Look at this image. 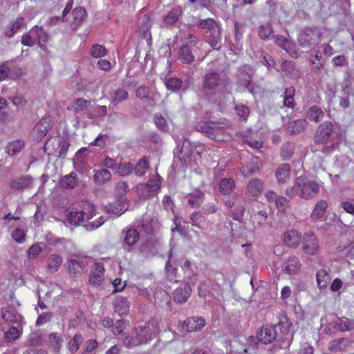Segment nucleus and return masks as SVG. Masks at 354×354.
Wrapping results in <instances>:
<instances>
[{
	"label": "nucleus",
	"mask_w": 354,
	"mask_h": 354,
	"mask_svg": "<svg viewBox=\"0 0 354 354\" xmlns=\"http://www.w3.org/2000/svg\"><path fill=\"white\" fill-rule=\"evenodd\" d=\"M114 170L120 176H127L133 171V165L130 162L117 164Z\"/></svg>",
	"instance_id": "nucleus-57"
},
{
	"label": "nucleus",
	"mask_w": 354,
	"mask_h": 354,
	"mask_svg": "<svg viewBox=\"0 0 354 354\" xmlns=\"http://www.w3.org/2000/svg\"><path fill=\"white\" fill-rule=\"evenodd\" d=\"M151 89L147 86H140L136 90V95L141 100H147L149 104L154 105L155 101L151 95Z\"/></svg>",
	"instance_id": "nucleus-36"
},
{
	"label": "nucleus",
	"mask_w": 354,
	"mask_h": 354,
	"mask_svg": "<svg viewBox=\"0 0 354 354\" xmlns=\"http://www.w3.org/2000/svg\"><path fill=\"white\" fill-rule=\"evenodd\" d=\"M320 32L316 29L305 28L298 36V43L302 48H309L319 44Z\"/></svg>",
	"instance_id": "nucleus-7"
},
{
	"label": "nucleus",
	"mask_w": 354,
	"mask_h": 354,
	"mask_svg": "<svg viewBox=\"0 0 354 354\" xmlns=\"http://www.w3.org/2000/svg\"><path fill=\"white\" fill-rule=\"evenodd\" d=\"M334 327L337 331L346 332L350 331L353 329V325L351 322L348 319H342L338 318L336 321L333 322Z\"/></svg>",
	"instance_id": "nucleus-49"
},
{
	"label": "nucleus",
	"mask_w": 354,
	"mask_h": 354,
	"mask_svg": "<svg viewBox=\"0 0 354 354\" xmlns=\"http://www.w3.org/2000/svg\"><path fill=\"white\" fill-rule=\"evenodd\" d=\"M178 58L183 64H190L194 60L191 47L188 44H184L179 48Z\"/></svg>",
	"instance_id": "nucleus-30"
},
{
	"label": "nucleus",
	"mask_w": 354,
	"mask_h": 354,
	"mask_svg": "<svg viewBox=\"0 0 354 354\" xmlns=\"http://www.w3.org/2000/svg\"><path fill=\"white\" fill-rule=\"evenodd\" d=\"M254 223H256L254 227H263L268 218V213L266 210H260L252 216Z\"/></svg>",
	"instance_id": "nucleus-54"
},
{
	"label": "nucleus",
	"mask_w": 354,
	"mask_h": 354,
	"mask_svg": "<svg viewBox=\"0 0 354 354\" xmlns=\"http://www.w3.org/2000/svg\"><path fill=\"white\" fill-rule=\"evenodd\" d=\"M113 306L114 311L119 315L122 316L129 313L130 302L126 297L118 296L115 298Z\"/></svg>",
	"instance_id": "nucleus-19"
},
{
	"label": "nucleus",
	"mask_w": 354,
	"mask_h": 354,
	"mask_svg": "<svg viewBox=\"0 0 354 354\" xmlns=\"http://www.w3.org/2000/svg\"><path fill=\"white\" fill-rule=\"evenodd\" d=\"M104 266L101 263H95L91 270L89 282L91 285L99 286L104 280Z\"/></svg>",
	"instance_id": "nucleus-16"
},
{
	"label": "nucleus",
	"mask_w": 354,
	"mask_h": 354,
	"mask_svg": "<svg viewBox=\"0 0 354 354\" xmlns=\"http://www.w3.org/2000/svg\"><path fill=\"white\" fill-rule=\"evenodd\" d=\"M152 26V21L146 15L144 16L139 28V33L144 39L151 38L150 29Z\"/></svg>",
	"instance_id": "nucleus-37"
},
{
	"label": "nucleus",
	"mask_w": 354,
	"mask_h": 354,
	"mask_svg": "<svg viewBox=\"0 0 354 354\" xmlns=\"http://www.w3.org/2000/svg\"><path fill=\"white\" fill-rule=\"evenodd\" d=\"M296 185L300 189L299 197L306 200L313 198L319 191V185L306 176L297 178Z\"/></svg>",
	"instance_id": "nucleus-4"
},
{
	"label": "nucleus",
	"mask_w": 354,
	"mask_h": 354,
	"mask_svg": "<svg viewBox=\"0 0 354 354\" xmlns=\"http://www.w3.org/2000/svg\"><path fill=\"white\" fill-rule=\"evenodd\" d=\"M255 70L248 64L240 66L236 72V85L243 87L252 95L261 93L260 86L252 82Z\"/></svg>",
	"instance_id": "nucleus-1"
},
{
	"label": "nucleus",
	"mask_w": 354,
	"mask_h": 354,
	"mask_svg": "<svg viewBox=\"0 0 354 354\" xmlns=\"http://www.w3.org/2000/svg\"><path fill=\"white\" fill-rule=\"evenodd\" d=\"M276 178L279 183H286L290 178V166L283 163L278 167L275 171Z\"/></svg>",
	"instance_id": "nucleus-29"
},
{
	"label": "nucleus",
	"mask_w": 354,
	"mask_h": 354,
	"mask_svg": "<svg viewBox=\"0 0 354 354\" xmlns=\"http://www.w3.org/2000/svg\"><path fill=\"white\" fill-rule=\"evenodd\" d=\"M295 151V145L292 142H286L281 147V156L284 160L292 158Z\"/></svg>",
	"instance_id": "nucleus-56"
},
{
	"label": "nucleus",
	"mask_w": 354,
	"mask_h": 354,
	"mask_svg": "<svg viewBox=\"0 0 354 354\" xmlns=\"http://www.w3.org/2000/svg\"><path fill=\"white\" fill-rule=\"evenodd\" d=\"M330 280L329 274L325 270H319L316 274V281L320 289L327 287Z\"/></svg>",
	"instance_id": "nucleus-44"
},
{
	"label": "nucleus",
	"mask_w": 354,
	"mask_h": 354,
	"mask_svg": "<svg viewBox=\"0 0 354 354\" xmlns=\"http://www.w3.org/2000/svg\"><path fill=\"white\" fill-rule=\"evenodd\" d=\"M165 84L167 88L172 92L182 91L185 92L189 85V82L186 81L185 83L183 80L178 77H170L165 80Z\"/></svg>",
	"instance_id": "nucleus-13"
},
{
	"label": "nucleus",
	"mask_w": 354,
	"mask_h": 354,
	"mask_svg": "<svg viewBox=\"0 0 354 354\" xmlns=\"http://www.w3.org/2000/svg\"><path fill=\"white\" fill-rule=\"evenodd\" d=\"M182 14V8L180 6L173 8L164 18V21L172 25L176 22Z\"/></svg>",
	"instance_id": "nucleus-46"
},
{
	"label": "nucleus",
	"mask_w": 354,
	"mask_h": 354,
	"mask_svg": "<svg viewBox=\"0 0 354 354\" xmlns=\"http://www.w3.org/2000/svg\"><path fill=\"white\" fill-rule=\"evenodd\" d=\"M42 342V333L39 330L32 333L27 340V345L29 346H37Z\"/></svg>",
	"instance_id": "nucleus-58"
},
{
	"label": "nucleus",
	"mask_w": 354,
	"mask_h": 354,
	"mask_svg": "<svg viewBox=\"0 0 354 354\" xmlns=\"http://www.w3.org/2000/svg\"><path fill=\"white\" fill-rule=\"evenodd\" d=\"M301 241V234L297 230H290L284 234L283 243L289 248H297L300 244Z\"/></svg>",
	"instance_id": "nucleus-20"
},
{
	"label": "nucleus",
	"mask_w": 354,
	"mask_h": 354,
	"mask_svg": "<svg viewBox=\"0 0 354 354\" xmlns=\"http://www.w3.org/2000/svg\"><path fill=\"white\" fill-rule=\"evenodd\" d=\"M122 344L128 348L142 345L135 329L132 331L131 335H127L123 339Z\"/></svg>",
	"instance_id": "nucleus-39"
},
{
	"label": "nucleus",
	"mask_w": 354,
	"mask_h": 354,
	"mask_svg": "<svg viewBox=\"0 0 354 354\" xmlns=\"http://www.w3.org/2000/svg\"><path fill=\"white\" fill-rule=\"evenodd\" d=\"M160 188V182L158 178H153L149 179L147 183L138 185L139 190L147 191L146 197H150L153 193L156 192Z\"/></svg>",
	"instance_id": "nucleus-23"
},
{
	"label": "nucleus",
	"mask_w": 354,
	"mask_h": 354,
	"mask_svg": "<svg viewBox=\"0 0 354 354\" xmlns=\"http://www.w3.org/2000/svg\"><path fill=\"white\" fill-rule=\"evenodd\" d=\"M259 170L258 162L256 160L252 159L249 162L244 164L242 167V173L244 176H248L257 173Z\"/></svg>",
	"instance_id": "nucleus-45"
},
{
	"label": "nucleus",
	"mask_w": 354,
	"mask_h": 354,
	"mask_svg": "<svg viewBox=\"0 0 354 354\" xmlns=\"http://www.w3.org/2000/svg\"><path fill=\"white\" fill-rule=\"evenodd\" d=\"M324 117L323 110L317 106H313L308 110L307 118L311 121L319 122L323 120Z\"/></svg>",
	"instance_id": "nucleus-38"
},
{
	"label": "nucleus",
	"mask_w": 354,
	"mask_h": 354,
	"mask_svg": "<svg viewBox=\"0 0 354 354\" xmlns=\"http://www.w3.org/2000/svg\"><path fill=\"white\" fill-rule=\"evenodd\" d=\"M68 272L73 275L80 274L82 271V264L74 259H71L66 262Z\"/></svg>",
	"instance_id": "nucleus-59"
},
{
	"label": "nucleus",
	"mask_w": 354,
	"mask_h": 354,
	"mask_svg": "<svg viewBox=\"0 0 354 354\" xmlns=\"http://www.w3.org/2000/svg\"><path fill=\"white\" fill-rule=\"evenodd\" d=\"M276 44L289 53L292 58H297L299 53L295 50V46L287 38L281 35L275 37Z\"/></svg>",
	"instance_id": "nucleus-18"
},
{
	"label": "nucleus",
	"mask_w": 354,
	"mask_h": 354,
	"mask_svg": "<svg viewBox=\"0 0 354 354\" xmlns=\"http://www.w3.org/2000/svg\"><path fill=\"white\" fill-rule=\"evenodd\" d=\"M57 145L58 147L55 151V156L58 158L65 159L71 145L69 140L68 139L59 138Z\"/></svg>",
	"instance_id": "nucleus-34"
},
{
	"label": "nucleus",
	"mask_w": 354,
	"mask_h": 354,
	"mask_svg": "<svg viewBox=\"0 0 354 354\" xmlns=\"http://www.w3.org/2000/svg\"><path fill=\"white\" fill-rule=\"evenodd\" d=\"M301 263L299 259L295 256L290 257L282 264V270L284 272L290 274H296L301 269Z\"/></svg>",
	"instance_id": "nucleus-14"
},
{
	"label": "nucleus",
	"mask_w": 354,
	"mask_h": 354,
	"mask_svg": "<svg viewBox=\"0 0 354 354\" xmlns=\"http://www.w3.org/2000/svg\"><path fill=\"white\" fill-rule=\"evenodd\" d=\"M90 53L93 57L99 58L105 56L107 51L104 46L100 44H95L91 48Z\"/></svg>",
	"instance_id": "nucleus-64"
},
{
	"label": "nucleus",
	"mask_w": 354,
	"mask_h": 354,
	"mask_svg": "<svg viewBox=\"0 0 354 354\" xmlns=\"http://www.w3.org/2000/svg\"><path fill=\"white\" fill-rule=\"evenodd\" d=\"M138 336L142 344H147L153 339L159 333L158 322L155 319H151L147 322L144 326L135 328Z\"/></svg>",
	"instance_id": "nucleus-5"
},
{
	"label": "nucleus",
	"mask_w": 354,
	"mask_h": 354,
	"mask_svg": "<svg viewBox=\"0 0 354 354\" xmlns=\"http://www.w3.org/2000/svg\"><path fill=\"white\" fill-rule=\"evenodd\" d=\"M192 288L189 283H185L183 287L176 288L174 292V300L176 302L183 304L187 301L190 297Z\"/></svg>",
	"instance_id": "nucleus-22"
},
{
	"label": "nucleus",
	"mask_w": 354,
	"mask_h": 354,
	"mask_svg": "<svg viewBox=\"0 0 354 354\" xmlns=\"http://www.w3.org/2000/svg\"><path fill=\"white\" fill-rule=\"evenodd\" d=\"M83 342V337L80 333H77L68 342V350L72 353H76L81 344Z\"/></svg>",
	"instance_id": "nucleus-53"
},
{
	"label": "nucleus",
	"mask_w": 354,
	"mask_h": 354,
	"mask_svg": "<svg viewBox=\"0 0 354 354\" xmlns=\"http://www.w3.org/2000/svg\"><path fill=\"white\" fill-rule=\"evenodd\" d=\"M140 239V233L134 228H127L124 230L120 237L122 248L131 252L135 248L136 244Z\"/></svg>",
	"instance_id": "nucleus-6"
},
{
	"label": "nucleus",
	"mask_w": 354,
	"mask_h": 354,
	"mask_svg": "<svg viewBox=\"0 0 354 354\" xmlns=\"http://www.w3.org/2000/svg\"><path fill=\"white\" fill-rule=\"evenodd\" d=\"M277 325L281 330L282 334L287 335L289 333L292 324L286 315L281 314L279 317V323Z\"/></svg>",
	"instance_id": "nucleus-52"
},
{
	"label": "nucleus",
	"mask_w": 354,
	"mask_h": 354,
	"mask_svg": "<svg viewBox=\"0 0 354 354\" xmlns=\"http://www.w3.org/2000/svg\"><path fill=\"white\" fill-rule=\"evenodd\" d=\"M327 207V202L325 200H320L318 203H317L311 213V219L313 221H317L321 218L324 215Z\"/></svg>",
	"instance_id": "nucleus-33"
},
{
	"label": "nucleus",
	"mask_w": 354,
	"mask_h": 354,
	"mask_svg": "<svg viewBox=\"0 0 354 354\" xmlns=\"http://www.w3.org/2000/svg\"><path fill=\"white\" fill-rule=\"evenodd\" d=\"M221 26L218 24L206 34L207 41L214 49H219L221 47Z\"/></svg>",
	"instance_id": "nucleus-17"
},
{
	"label": "nucleus",
	"mask_w": 354,
	"mask_h": 354,
	"mask_svg": "<svg viewBox=\"0 0 354 354\" xmlns=\"http://www.w3.org/2000/svg\"><path fill=\"white\" fill-rule=\"evenodd\" d=\"M84 211H71L68 216V221L72 225H79L84 221Z\"/></svg>",
	"instance_id": "nucleus-51"
},
{
	"label": "nucleus",
	"mask_w": 354,
	"mask_h": 354,
	"mask_svg": "<svg viewBox=\"0 0 354 354\" xmlns=\"http://www.w3.org/2000/svg\"><path fill=\"white\" fill-rule=\"evenodd\" d=\"M194 129L196 131L216 142H225L230 138L225 129L213 121H200L196 124Z\"/></svg>",
	"instance_id": "nucleus-2"
},
{
	"label": "nucleus",
	"mask_w": 354,
	"mask_h": 354,
	"mask_svg": "<svg viewBox=\"0 0 354 354\" xmlns=\"http://www.w3.org/2000/svg\"><path fill=\"white\" fill-rule=\"evenodd\" d=\"M235 188L234 179L223 178L219 184V191L224 195L230 194Z\"/></svg>",
	"instance_id": "nucleus-40"
},
{
	"label": "nucleus",
	"mask_w": 354,
	"mask_h": 354,
	"mask_svg": "<svg viewBox=\"0 0 354 354\" xmlns=\"http://www.w3.org/2000/svg\"><path fill=\"white\" fill-rule=\"evenodd\" d=\"M306 125V121L305 120H297L290 122L287 129L291 135L299 134L304 130Z\"/></svg>",
	"instance_id": "nucleus-42"
},
{
	"label": "nucleus",
	"mask_w": 354,
	"mask_h": 354,
	"mask_svg": "<svg viewBox=\"0 0 354 354\" xmlns=\"http://www.w3.org/2000/svg\"><path fill=\"white\" fill-rule=\"evenodd\" d=\"M93 181L98 185L101 186L107 183L111 178V173L105 168L94 170Z\"/></svg>",
	"instance_id": "nucleus-26"
},
{
	"label": "nucleus",
	"mask_w": 354,
	"mask_h": 354,
	"mask_svg": "<svg viewBox=\"0 0 354 354\" xmlns=\"http://www.w3.org/2000/svg\"><path fill=\"white\" fill-rule=\"evenodd\" d=\"M78 182V177L76 173L71 174L63 176L60 179V185L64 189H72L75 187Z\"/></svg>",
	"instance_id": "nucleus-32"
},
{
	"label": "nucleus",
	"mask_w": 354,
	"mask_h": 354,
	"mask_svg": "<svg viewBox=\"0 0 354 354\" xmlns=\"http://www.w3.org/2000/svg\"><path fill=\"white\" fill-rule=\"evenodd\" d=\"M149 168V158L146 156L138 160L135 166L133 171L135 174L138 176H143Z\"/></svg>",
	"instance_id": "nucleus-35"
},
{
	"label": "nucleus",
	"mask_w": 354,
	"mask_h": 354,
	"mask_svg": "<svg viewBox=\"0 0 354 354\" xmlns=\"http://www.w3.org/2000/svg\"><path fill=\"white\" fill-rule=\"evenodd\" d=\"M221 76L216 72L206 73L202 78L201 91L207 95L208 92L215 91L221 84Z\"/></svg>",
	"instance_id": "nucleus-8"
},
{
	"label": "nucleus",
	"mask_w": 354,
	"mask_h": 354,
	"mask_svg": "<svg viewBox=\"0 0 354 354\" xmlns=\"http://www.w3.org/2000/svg\"><path fill=\"white\" fill-rule=\"evenodd\" d=\"M205 326V321L202 317H192L187 318L183 324L187 332L199 331Z\"/></svg>",
	"instance_id": "nucleus-12"
},
{
	"label": "nucleus",
	"mask_w": 354,
	"mask_h": 354,
	"mask_svg": "<svg viewBox=\"0 0 354 354\" xmlns=\"http://www.w3.org/2000/svg\"><path fill=\"white\" fill-rule=\"evenodd\" d=\"M234 38L236 45L240 44V41L243 37V35L245 28V24L244 22L234 21Z\"/></svg>",
	"instance_id": "nucleus-55"
},
{
	"label": "nucleus",
	"mask_w": 354,
	"mask_h": 354,
	"mask_svg": "<svg viewBox=\"0 0 354 354\" xmlns=\"http://www.w3.org/2000/svg\"><path fill=\"white\" fill-rule=\"evenodd\" d=\"M25 147V142L22 140H17L10 142L6 147V152L10 156H15Z\"/></svg>",
	"instance_id": "nucleus-43"
},
{
	"label": "nucleus",
	"mask_w": 354,
	"mask_h": 354,
	"mask_svg": "<svg viewBox=\"0 0 354 354\" xmlns=\"http://www.w3.org/2000/svg\"><path fill=\"white\" fill-rule=\"evenodd\" d=\"M302 250L308 255H315L319 249V241L316 235L311 232H306L302 238Z\"/></svg>",
	"instance_id": "nucleus-9"
},
{
	"label": "nucleus",
	"mask_w": 354,
	"mask_h": 354,
	"mask_svg": "<svg viewBox=\"0 0 354 354\" xmlns=\"http://www.w3.org/2000/svg\"><path fill=\"white\" fill-rule=\"evenodd\" d=\"M277 325H266L262 326L257 332L259 342L264 344H269L277 341L273 348L270 349L271 352L275 348H281L282 343L284 342V339L280 337L277 339Z\"/></svg>",
	"instance_id": "nucleus-3"
},
{
	"label": "nucleus",
	"mask_w": 354,
	"mask_h": 354,
	"mask_svg": "<svg viewBox=\"0 0 354 354\" xmlns=\"http://www.w3.org/2000/svg\"><path fill=\"white\" fill-rule=\"evenodd\" d=\"M333 127V123L330 121H326L319 124L314 136L315 143H326L330 138Z\"/></svg>",
	"instance_id": "nucleus-11"
},
{
	"label": "nucleus",
	"mask_w": 354,
	"mask_h": 354,
	"mask_svg": "<svg viewBox=\"0 0 354 354\" xmlns=\"http://www.w3.org/2000/svg\"><path fill=\"white\" fill-rule=\"evenodd\" d=\"M247 190L252 196H257L263 191V183L261 180L252 178L247 186Z\"/></svg>",
	"instance_id": "nucleus-31"
},
{
	"label": "nucleus",
	"mask_w": 354,
	"mask_h": 354,
	"mask_svg": "<svg viewBox=\"0 0 354 354\" xmlns=\"http://www.w3.org/2000/svg\"><path fill=\"white\" fill-rule=\"evenodd\" d=\"M26 26V22L24 17H18L15 23L12 24L9 28H6L5 30V35L6 37L10 38L12 37L15 32Z\"/></svg>",
	"instance_id": "nucleus-41"
},
{
	"label": "nucleus",
	"mask_w": 354,
	"mask_h": 354,
	"mask_svg": "<svg viewBox=\"0 0 354 354\" xmlns=\"http://www.w3.org/2000/svg\"><path fill=\"white\" fill-rule=\"evenodd\" d=\"M62 263V258L58 254H53L48 259L47 268L49 272L53 273L57 270Z\"/></svg>",
	"instance_id": "nucleus-47"
},
{
	"label": "nucleus",
	"mask_w": 354,
	"mask_h": 354,
	"mask_svg": "<svg viewBox=\"0 0 354 354\" xmlns=\"http://www.w3.org/2000/svg\"><path fill=\"white\" fill-rule=\"evenodd\" d=\"M49 342L53 349L56 351H59L62 342V339L60 335L57 333H51L48 335Z\"/></svg>",
	"instance_id": "nucleus-61"
},
{
	"label": "nucleus",
	"mask_w": 354,
	"mask_h": 354,
	"mask_svg": "<svg viewBox=\"0 0 354 354\" xmlns=\"http://www.w3.org/2000/svg\"><path fill=\"white\" fill-rule=\"evenodd\" d=\"M218 24L212 19L208 18L201 19L198 21L197 26L203 29H206L205 33H208L212 29L216 26Z\"/></svg>",
	"instance_id": "nucleus-62"
},
{
	"label": "nucleus",
	"mask_w": 354,
	"mask_h": 354,
	"mask_svg": "<svg viewBox=\"0 0 354 354\" xmlns=\"http://www.w3.org/2000/svg\"><path fill=\"white\" fill-rule=\"evenodd\" d=\"M33 178L29 175L21 176L10 181L9 186L14 192H23L32 187Z\"/></svg>",
	"instance_id": "nucleus-10"
},
{
	"label": "nucleus",
	"mask_w": 354,
	"mask_h": 354,
	"mask_svg": "<svg viewBox=\"0 0 354 354\" xmlns=\"http://www.w3.org/2000/svg\"><path fill=\"white\" fill-rule=\"evenodd\" d=\"M272 28L270 24L261 25L259 28V36L263 39H268L272 34Z\"/></svg>",
	"instance_id": "nucleus-63"
},
{
	"label": "nucleus",
	"mask_w": 354,
	"mask_h": 354,
	"mask_svg": "<svg viewBox=\"0 0 354 354\" xmlns=\"http://www.w3.org/2000/svg\"><path fill=\"white\" fill-rule=\"evenodd\" d=\"M35 32V37L37 38V46L44 50L46 48V44L50 39V35L44 30L43 26H35L32 27V32Z\"/></svg>",
	"instance_id": "nucleus-25"
},
{
	"label": "nucleus",
	"mask_w": 354,
	"mask_h": 354,
	"mask_svg": "<svg viewBox=\"0 0 354 354\" xmlns=\"http://www.w3.org/2000/svg\"><path fill=\"white\" fill-rule=\"evenodd\" d=\"M51 127L52 124L50 118L49 117H46L42 118L36 124L33 129V131L35 133H37L38 138L41 139L47 134Z\"/></svg>",
	"instance_id": "nucleus-21"
},
{
	"label": "nucleus",
	"mask_w": 354,
	"mask_h": 354,
	"mask_svg": "<svg viewBox=\"0 0 354 354\" xmlns=\"http://www.w3.org/2000/svg\"><path fill=\"white\" fill-rule=\"evenodd\" d=\"M73 21L71 24L73 30H77L83 23L86 17V11L82 7L75 8L73 10Z\"/></svg>",
	"instance_id": "nucleus-28"
},
{
	"label": "nucleus",
	"mask_w": 354,
	"mask_h": 354,
	"mask_svg": "<svg viewBox=\"0 0 354 354\" xmlns=\"http://www.w3.org/2000/svg\"><path fill=\"white\" fill-rule=\"evenodd\" d=\"M1 317L7 322L19 324L22 322V317L11 307L1 310Z\"/></svg>",
	"instance_id": "nucleus-24"
},
{
	"label": "nucleus",
	"mask_w": 354,
	"mask_h": 354,
	"mask_svg": "<svg viewBox=\"0 0 354 354\" xmlns=\"http://www.w3.org/2000/svg\"><path fill=\"white\" fill-rule=\"evenodd\" d=\"M127 203V198L120 197L114 203L106 205L104 209L107 213L121 214L128 209V207H125Z\"/></svg>",
	"instance_id": "nucleus-15"
},
{
	"label": "nucleus",
	"mask_w": 354,
	"mask_h": 354,
	"mask_svg": "<svg viewBox=\"0 0 354 354\" xmlns=\"http://www.w3.org/2000/svg\"><path fill=\"white\" fill-rule=\"evenodd\" d=\"M351 342L348 338H339L330 341L328 343V350L332 352H340L346 351L350 346Z\"/></svg>",
	"instance_id": "nucleus-27"
},
{
	"label": "nucleus",
	"mask_w": 354,
	"mask_h": 354,
	"mask_svg": "<svg viewBox=\"0 0 354 354\" xmlns=\"http://www.w3.org/2000/svg\"><path fill=\"white\" fill-rule=\"evenodd\" d=\"M32 32V28L28 32L22 35L21 42L24 46L32 47L35 44H37L35 32Z\"/></svg>",
	"instance_id": "nucleus-50"
},
{
	"label": "nucleus",
	"mask_w": 354,
	"mask_h": 354,
	"mask_svg": "<svg viewBox=\"0 0 354 354\" xmlns=\"http://www.w3.org/2000/svg\"><path fill=\"white\" fill-rule=\"evenodd\" d=\"M189 218L193 226L198 229H204L205 227V219L201 213L194 212L190 215Z\"/></svg>",
	"instance_id": "nucleus-48"
},
{
	"label": "nucleus",
	"mask_w": 354,
	"mask_h": 354,
	"mask_svg": "<svg viewBox=\"0 0 354 354\" xmlns=\"http://www.w3.org/2000/svg\"><path fill=\"white\" fill-rule=\"evenodd\" d=\"M129 97V93L127 91L119 88L115 91L114 96L112 100V103L116 105L122 101L127 100Z\"/></svg>",
	"instance_id": "nucleus-60"
}]
</instances>
